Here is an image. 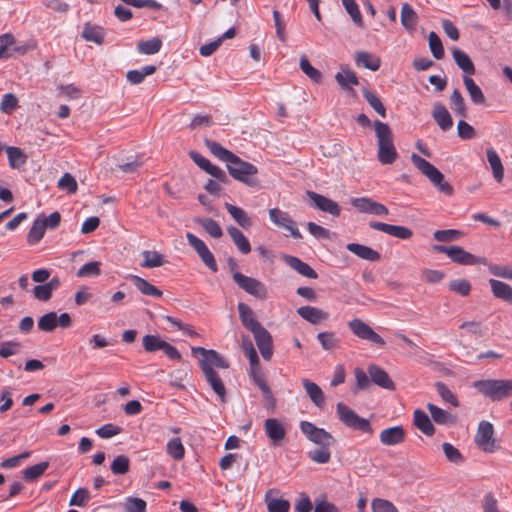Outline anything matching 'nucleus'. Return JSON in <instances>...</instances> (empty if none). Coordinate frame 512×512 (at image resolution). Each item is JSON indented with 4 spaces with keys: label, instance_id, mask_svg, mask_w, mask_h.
Returning <instances> with one entry per match:
<instances>
[{
    "label": "nucleus",
    "instance_id": "nucleus-36",
    "mask_svg": "<svg viewBox=\"0 0 512 512\" xmlns=\"http://www.w3.org/2000/svg\"><path fill=\"white\" fill-rule=\"evenodd\" d=\"M302 384H303V387H304L307 395L311 399V401L317 407H322L324 404L325 398H324V394H323V391L321 390V388L316 383H314L308 379H303Z\"/></svg>",
    "mask_w": 512,
    "mask_h": 512
},
{
    "label": "nucleus",
    "instance_id": "nucleus-5",
    "mask_svg": "<svg viewBox=\"0 0 512 512\" xmlns=\"http://www.w3.org/2000/svg\"><path fill=\"white\" fill-rule=\"evenodd\" d=\"M434 251L444 253L454 263L459 265H488L485 257H478L465 251L460 246L434 245Z\"/></svg>",
    "mask_w": 512,
    "mask_h": 512
},
{
    "label": "nucleus",
    "instance_id": "nucleus-14",
    "mask_svg": "<svg viewBox=\"0 0 512 512\" xmlns=\"http://www.w3.org/2000/svg\"><path fill=\"white\" fill-rule=\"evenodd\" d=\"M203 374L205 376L206 381L209 383L213 391L219 397L222 403L226 402V388L222 379L219 377L218 373L214 370V368L209 367L207 364H203Z\"/></svg>",
    "mask_w": 512,
    "mask_h": 512
},
{
    "label": "nucleus",
    "instance_id": "nucleus-13",
    "mask_svg": "<svg viewBox=\"0 0 512 512\" xmlns=\"http://www.w3.org/2000/svg\"><path fill=\"white\" fill-rule=\"evenodd\" d=\"M306 195L311 200L312 205L320 211L336 217L340 215V206L335 201L313 191H307Z\"/></svg>",
    "mask_w": 512,
    "mask_h": 512
},
{
    "label": "nucleus",
    "instance_id": "nucleus-52",
    "mask_svg": "<svg viewBox=\"0 0 512 512\" xmlns=\"http://www.w3.org/2000/svg\"><path fill=\"white\" fill-rule=\"evenodd\" d=\"M429 48L431 50L432 55L437 60H440L444 57V48L441 42V39L435 32H430L428 35Z\"/></svg>",
    "mask_w": 512,
    "mask_h": 512
},
{
    "label": "nucleus",
    "instance_id": "nucleus-2",
    "mask_svg": "<svg viewBox=\"0 0 512 512\" xmlns=\"http://www.w3.org/2000/svg\"><path fill=\"white\" fill-rule=\"evenodd\" d=\"M378 144V160L384 165L392 164L398 157L393 144V134L388 124L379 120L373 123Z\"/></svg>",
    "mask_w": 512,
    "mask_h": 512
},
{
    "label": "nucleus",
    "instance_id": "nucleus-21",
    "mask_svg": "<svg viewBox=\"0 0 512 512\" xmlns=\"http://www.w3.org/2000/svg\"><path fill=\"white\" fill-rule=\"evenodd\" d=\"M451 53L456 65L464 72V75L470 77L475 74V66L466 52L455 47Z\"/></svg>",
    "mask_w": 512,
    "mask_h": 512
},
{
    "label": "nucleus",
    "instance_id": "nucleus-9",
    "mask_svg": "<svg viewBox=\"0 0 512 512\" xmlns=\"http://www.w3.org/2000/svg\"><path fill=\"white\" fill-rule=\"evenodd\" d=\"M301 432L307 439L317 445L331 446L335 442L334 437L323 428L316 427L313 423L302 421L300 423Z\"/></svg>",
    "mask_w": 512,
    "mask_h": 512
},
{
    "label": "nucleus",
    "instance_id": "nucleus-55",
    "mask_svg": "<svg viewBox=\"0 0 512 512\" xmlns=\"http://www.w3.org/2000/svg\"><path fill=\"white\" fill-rule=\"evenodd\" d=\"M463 233L456 229L447 230H436L433 233V237L439 242H451L456 241L462 237Z\"/></svg>",
    "mask_w": 512,
    "mask_h": 512
},
{
    "label": "nucleus",
    "instance_id": "nucleus-64",
    "mask_svg": "<svg viewBox=\"0 0 512 512\" xmlns=\"http://www.w3.org/2000/svg\"><path fill=\"white\" fill-rule=\"evenodd\" d=\"M371 506L373 512H399L392 502L381 498L373 499Z\"/></svg>",
    "mask_w": 512,
    "mask_h": 512
},
{
    "label": "nucleus",
    "instance_id": "nucleus-25",
    "mask_svg": "<svg viewBox=\"0 0 512 512\" xmlns=\"http://www.w3.org/2000/svg\"><path fill=\"white\" fill-rule=\"evenodd\" d=\"M414 425L418 430L427 436H432L435 433L434 425L429 416L422 410L416 409L413 417Z\"/></svg>",
    "mask_w": 512,
    "mask_h": 512
},
{
    "label": "nucleus",
    "instance_id": "nucleus-63",
    "mask_svg": "<svg viewBox=\"0 0 512 512\" xmlns=\"http://www.w3.org/2000/svg\"><path fill=\"white\" fill-rule=\"evenodd\" d=\"M58 187L73 194L77 191L78 185L76 179L70 174L65 173L58 181Z\"/></svg>",
    "mask_w": 512,
    "mask_h": 512
},
{
    "label": "nucleus",
    "instance_id": "nucleus-46",
    "mask_svg": "<svg viewBox=\"0 0 512 512\" xmlns=\"http://www.w3.org/2000/svg\"><path fill=\"white\" fill-rule=\"evenodd\" d=\"M48 467V462H41L31 467H28L22 471L23 478L27 482H33L36 479H38L41 475H43L44 472L48 469Z\"/></svg>",
    "mask_w": 512,
    "mask_h": 512
},
{
    "label": "nucleus",
    "instance_id": "nucleus-20",
    "mask_svg": "<svg viewBox=\"0 0 512 512\" xmlns=\"http://www.w3.org/2000/svg\"><path fill=\"white\" fill-rule=\"evenodd\" d=\"M284 260L288 266L297 271L300 275L310 279H316L318 277L316 271L298 257L286 255Z\"/></svg>",
    "mask_w": 512,
    "mask_h": 512
},
{
    "label": "nucleus",
    "instance_id": "nucleus-49",
    "mask_svg": "<svg viewBox=\"0 0 512 512\" xmlns=\"http://www.w3.org/2000/svg\"><path fill=\"white\" fill-rule=\"evenodd\" d=\"M329 448L330 446L320 445L318 448L309 451L308 457L318 464L328 463L331 458V452Z\"/></svg>",
    "mask_w": 512,
    "mask_h": 512
},
{
    "label": "nucleus",
    "instance_id": "nucleus-19",
    "mask_svg": "<svg viewBox=\"0 0 512 512\" xmlns=\"http://www.w3.org/2000/svg\"><path fill=\"white\" fill-rule=\"evenodd\" d=\"M432 117L443 131H447L453 126V120L449 111L440 102L433 105Z\"/></svg>",
    "mask_w": 512,
    "mask_h": 512
},
{
    "label": "nucleus",
    "instance_id": "nucleus-7",
    "mask_svg": "<svg viewBox=\"0 0 512 512\" xmlns=\"http://www.w3.org/2000/svg\"><path fill=\"white\" fill-rule=\"evenodd\" d=\"M474 441L484 452L492 453L498 449L494 438L493 425L488 421H481L479 423Z\"/></svg>",
    "mask_w": 512,
    "mask_h": 512
},
{
    "label": "nucleus",
    "instance_id": "nucleus-33",
    "mask_svg": "<svg viewBox=\"0 0 512 512\" xmlns=\"http://www.w3.org/2000/svg\"><path fill=\"white\" fill-rule=\"evenodd\" d=\"M131 280L133 281L134 286L144 295L152 296L155 298L162 297L163 293L154 285L150 284L147 280L137 276L131 275Z\"/></svg>",
    "mask_w": 512,
    "mask_h": 512
},
{
    "label": "nucleus",
    "instance_id": "nucleus-35",
    "mask_svg": "<svg viewBox=\"0 0 512 512\" xmlns=\"http://www.w3.org/2000/svg\"><path fill=\"white\" fill-rule=\"evenodd\" d=\"M227 232L242 254H248L251 251L248 239L237 227L230 226L227 228Z\"/></svg>",
    "mask_w": 512,
    "mask_h": 512
},
{
    "label": "nucleus",
    "instance_id": "nucleus-59",
    "mask_svg": "<svg viewBox=\"0 0 512 512\" xmlns=\"http://www.w3.org/2000/svg\"><path fill=\"white\" fill-rule=\"evenodd\" d=\"M184 452L185 449L180 438H173L167 443V453L175 460L182 459Z\"/></svg>",
    "mask_w": 512,
    "mask_h": 512
},
{
    "label": "nucleus",
    "instance_id": "nucleus-3",
    "mask_svg": "<svg viewBox=\"0 0 512 512\" xmlns=\"http://www.w3.org/2000/svg\"><path fill=\"white\" fill-rule=\"evenodd\" d=\"M411 161L440 192L448 196L453 194V187L444 180V175L434 165L417 154H412Z\"/></svg>",
    "mask_w": 512,
    "mask_h": 512
},
{
    "label": "nucleus",
    "instance_id": "nucleus-8",
    "mask_svg": "<svg viewBox=\"0 0 512 512\" xmlns=\"http://www.w3.org/2000/svg\"><path fill=\"white\" fill-rule=\"evenodd\" d=\"M233 280L241 289L254 297L258 299H265L267 297V288L258 279L245 276L240 272H234Z\"/></svg>",
    "mask_w": 512,
    "mask_h": 512
},
{
    "label": "nucleus",
    "instance_id": "nucleus-10",
    "mask_svg": "<svg viewBox=\"0 0 512 512\" xmlns=\"http://www.w3.org/2000/svg\"><path fill=\"white\" fill-rule=\"evenodd\" d=\"M270 221L278 227H281L290 232V235L295 239H301L302 234L299 231L295 221L290 215L280 210L279 208H271L268 211Z\"/></svg>",
    "mask_w": 512,
    "mask_h": 512
},
{
    "label": "nucleus",
    "instance_id": "nucleus-58",
    "mask_svg": "<svg viewBox=\"0 0 512 512\" xmlns=\"http://www.w3.org/2000/svg\"><path fill=\"white\" fill-rule=\"evenodd\" d=\"M266 494V504L268 512H288L290 509V502L285 499H268V494Z\"/></svg>",
    "mask_w": 512,
    "mask_h": 512
},
{
    "label": "nucleus",
    "instance_id": "nucleus-61",
    "mask_svg": "<svg viewBox=\"0 0 512 512\" xmlns=\"http://www.w3.org/2000/svg\"><path fill=\"white\" fill-rule=\"evenodd\" d=\"M18 107V99L12 93L4 94L0 103V111L6 114L12 113Z\"/></svg>",
    "mask_w": 512,
    "mask_h": 512
},
{
    "label": "nucleus",
    "instance_id": "nucleus-1",
    "mask_svg": "<svg viewBox=\"0 0 512 512\" xmlns=\"http://www.w3.org/2000/svg\"><path fill=\"white\" fill-rule=\"evenodd\" d=\"M205 145L215 157L227 163L228 172L234 179L248 186L257 185L258 181L253 178L258 172L256 166L242 160L214 140L205 139Z\"/></svg>",
    "mask_w": 512,
    "mask_h": 512
},
{
    "label": "nucleus",
    "instance_id": "nucleus-60",
    "mask_svg": "<svg viewBox=\"0 0 512 512\" xmlns=\"http://www.w3.org/2000/svg\"><path fill=\"white\" fill-rule=\"evenodd\" d=\"M130 461L125 455H118L111 464V471L115 475H123L129 471Z\"/></svg>",
    "mask_w": 512,
    "mask_h": 512
},
{
    "label": "nucleus",
    "instance_id": "nucleus-4",
    "mask_svg": "<svg viewBox=\"0 0 512 512\" xmlns=\"http://www.w3.org/2000/svg\"><path fill=\"white\" fill-rule=\"evenodd\" d=\"M474 387L494 401L512 396V380H480L474 383Z\"/></svg>",
    "mask_w": 512,
    "mask_h": 512
},
{
    "label": "nucleus",
    "instance_id": "nucleus-37",
    "mask_svg": "<svg viewBox=\"0 0 512 512\" xmlns=\"http://www.w3.org/2000/svg\"><path fill=\"white\" fill-rule=\"evenodd\" d=\"M225 208L231 217L244 229L249 228L252 225L250 218L247 213L240 207L225 203Z\"/></svg>",
    "mask_w": 512,
    "mask_h": 512
},
{
    "label": "nucleus",
    "instance_id": "nucleus-41",
    "mask_svg": "<svg viewBox=\"0 0 512 512\" xmlns=\"http://www.w3.org/2000/svg\"><path fill=\"white\" fill-rule=\"evenodd\" d=\"M450 104L454 113L462 118L467 117V108L464 98L458 88H455L450 96Z\"/></svg>",
    "mask_w": 512,
    "mask_h": 512
},
{
    "label": "nucleus",
    "instance_id": "nucleus-54",
    "mask_svg": "<svg viewBox=\"0 0 512 512\" xmlns=\"http://www.w3.org/2000/svg\"><path fill=\"white\" fill-rule=\"evenodd\" d=\"M436 390L443 401L450 403L454 407L459 406L457 397L449 389V387L443 382H437L435 384Z\"/></svg>",
    "mask_w": 512,
    "mask_h": 512
},
{
    "label": "nucleus",
    "instance_id": "nucleus-62",
    "mask_svg": "<svg viewBox=\"0 0 512 512\" xmlns=\"http://www.w3.org/2000/svg\"><path fill=\"white\" fill-rule=\"evenodd\" d=\"M90 499V493L86 488H79L72 495L69 505L70 506H78L83 507L86 505L87 501Z\"/></svg>",
    "mask_w": 512,
    "mask_h": 512
},
{
    "label": "nucleus",
    "instance_id": "nucleus-56",
    "mask_svg": "<svg viewBox=\"0 0 512 512\" xmlns=\"http://www.w3.org/2000/svg\"><path fill=\"white\" fill-rule=\"evenodd\" d=\"M57 327V313L49 312L38 320V328L45 332H52Z\"/></svg>",
    "mask_w": 512,
    "mask_h": 512
},
{
    "label": "nucleus",
    "instance_id": "nucleus-50",
    "mask_svg": "<svg viewBox=\"0 0 512 512\" xmlns=\"http://www.w3.org/2000/svg\"><path fill=\"white\" fill-rule=\"evenodd\" d=\"M203 364H207L209 367H218L227 369L229 367L228 362L215 350H210V355L207 359L200 360V367L203 370Z\"/></svg>",
    "mask_w": 512,
    "mask_h": 512
},
{
    "label": "nucleus",
    "instance_id": "nucleus-39",
    "mask_svg": "<svg viewBox=\"0 0 512 512\" xmlns=\"http://www.w3.org/2000/svg\"><path fill=\"white\" fill-rule=\"evenodd\" d=\"M6 153L8 156L9 165L13 169L22 167L27 161V156L18 147L9 146L6 148Z\"/></svg>",
    "mask_w": 512,
    "mask_h": 512
},
{
    "label": "nucleus",
    "instance_id": "nucleus-53",
    "mask_svg": "<svg viewBox=\"0 0 512 512\" xmlns=\"http://www.w3.org/2000/svg\"><path fill=\"white\" fill-rule=\"evenodd\" d=\"M342 4L345 8V10L347 11V13L350 15L352 21L358 25V26H362L363 25V20H362V16H361V13H360V10H359V7H358V4L356 3L355 0H342Z\"/></svg>",
    "mask_w": 512,
    "mask_h": 512
},
{
    "label": "nucleus",
    "instance_id": "nucleus-15",
    "mask_svg": "<svg viewBox=\"0 0 512 512\" xmlns=\"http://www.w3.org/2000/svg\"><path fill=\"white\" fill-rule=\"evenodd\" d=\"M255 338L258 349L264 360H270L273 354L272 350V337L270 333L261 326L259 329L252 332Z\"/></svg>",
    "mask_w": 512,
    "mask_h": 512
},
{
    "label": "nucleus",
    "instance_id": "nucleus-17",
    "mask_svg": "<svg viewBox=\"0 0 512 512\" xmlns=\"http://www.w3.org/2000/svg\"><path fill=\"white\" fill-rule=\"evenodd\" d=\"M368 375L375 385L387 390H395V384L392 379L387 372L378 365H370L368 367Z\"/></svg>",
    "mask_w": 512,
    "mask_h": 512
},
{
    "label": "nucleus",
    "instance_id": "nucleus-34",
    "mask_svg": "<svg viewBox=\"0 0 512 512\" xmlns=\"http://www.w3.org/2000/svg\"><path fill=\"white\" fill-rule=\"evenodd\" d=\"M335 80L344 90H350L359 83L356 73L348 68H341V71L336 73Z\"/></svg>",
    "mask_w": 512,
    "mask_h": 512
},
{
    "label": "nucleus",
    "instance_id": "nucleus-40",
    "mask_svg": "<svg viewBox=\"0 0 512 512\" xmlns=\"http://www.w3.org/2000/svg\"><path fill=\"white\" fill-rule=\"evenodd\" d=\"M162 47V40L158 37L151 38L137 43V50L144 55H153L160 51Z\"/></svg>",
    "mask_w": 512,
    "mask_h": 512
},
{
    "label": "nucleus",
    "instance_id": "nucleus-42",
    "mask_svg": "<svg viewBox=\"0 0 512 512\" xmlns=\"http://www.w3.org/2000/svg\"><path fill=\"white\" fill-rule=\"evenodd\" d=\"M46 229L43 220L40 217L36 218L27 235L28 243L31 245L38 243L43 238Z\"/></svg>",
    "mask_w": 512,
    "mask_h": 512
},
{
    "label": "nucleus",
    "instance_id": "nucleus-44",
    "mask_svg": "<svg viewBox=\"0 0 512 512\" xmlns=\"http://www.w3.org/2000/svg\"><path fill=\"white\" fill-rule=\"evenodd\" d=\"M362 95L368 104L383 118L386 117V108L384 107L381 99L369 89L364 88Z\"/></svg>",
    "mask_w": 512,
    "mask_h": 512
},
{
    "label": "nucleus",
    "instance_id": "nucleus-57",
    "mask_svg": "<svg viewBox=\"0 0 512 512\" xmlns=\"http://www.w3.org/2000/svg\"><path fill=\"white\" fill-rule=\"evenodd\" d=\"M317 339L324 350H333L338 345V338L333 332H320Z\"/></svg>",
    "mask_w": 512,
    "mask_h": 512
},
{
    "label": "nucleus",
    "instance_id": "nucleus-31",
    "mask_svg": "<svg viewBox=\"0 0 512 512\" xmlns=\"http://www.w3.org/2000/svg\"><path fill=\"white\" fill-rule=\"evenodd\" d=\"M489 284L491 286L492 293L496 298L512 304V287L510 285L495 279H490Z\"/></svg>",
    "mask_w": 512,
    "mask_h": 512
},
{
    "label": "nucleus",
    "instance_id": "nucleus-51",
    "mask_svg": "<svg viewBox=\"0 0 512 512\" xmlns=\"http://www.w3.org/2000/svg\"><path fill=\"white\" fill-rule=\"evenodd\" d=\"M300 68L315 83H319L322 80V73L310 64L306 56L300 58Z\"/></svg>",
    "mask_w": 512,
    "mask_h": 512
},
{
    "label": "nucleus",
    "instance_id": "nucleus-43",
    "mask_svg": "<svg viewBox=\"0 0 512 512\" xmlns=\"http://www.w3.org/2000/svg\"><path fill=\"white\" fill-rule=\"evenodd\" d=\"M166 341L162 340L158 335H145L142 339V345L146 352L153 353L164 349Z\"/></svg>",
    "mask_w": 512,
    "mask_h": 512
},
{
    "label": "nucleus",
    "instance_id": "nucleus-28",
    "mask_svg": "<svg viewBox=\"0 0 512 512\" xmlns=\"http://www.w3.org/2000/svg\"><path fill=\"white\" fill-rule=\"evenodd\" d=\"M400 19L402 26L407 31H414L418 22V16L412 6L408 3L402 4Z\"/></svg>",
    "mask_w": 512,
    "mask_h": 512
},
{
    "label": "nucleus",
    "instance_id": "nucleus-6",
    "mask_svg": "<svg viewBox=\"0 0 512 512\" xmlns=\"http://www.w3.org/2000/svg\"><path fill=\"white\" fill-rule=\"evenodd\" d=\"M336 411L340 421L348 428L358 430L369 435L373 434V429L369 420L360 417L344 403L339 402L336 406Z\"/></svg>",
    "mask_w": 512,
    "mask_h": 512
},
{
    "label": "nucleus",
    "instance_id": "nucleus-30",
    "mask_svg": "<svg viewBox=\"0 0 512 512\" xmlns=\"http://www.w3.org/2000/svg\"><path fill=\"white\" fill-rule=\"evenodd\" d=\"M463 83L465 88L470 96L471 101L475 105H483L486 102V98L481 90V88L475 83V81L467 76H463Z\"/></svg>",
    "mask_w": 512,
    "mask_h": 512
},
{
    "label": "nucleus",
    "instance_id": "nucleus-12",
    "mask_svg": "<svg viewBox=\"0 0 512 512\" xmlns=\"http://www.w3.org/2000/svg\"><path fill=\"white\" fill-rule=\"evenodd\" d=\"M348 327L354 335L363 340H368L380 346L385 345L384 339L377 334L368 324L359 318L348 322Z\"/></svg>",
    "mask_w": 512,
    "mask_h": 512
},
{
    "label": "nucleus",
    "instance_id": "nucleus-38",
    "mask_svg": "<svg viewBox=\"0 0 512 512\" xmlns=\"http://www.w3.org/2000/svg\"><path fill=\"white\" fill-rule=\"evenodd\" d=\"M156 69L154 65H147L139 70H130L127 72L126 78L131 84H140L144 81L146 76L154 74Z\"/></svg>",
    "mask_w": 512,
    "mask_h": 512
},
{
    "label": "nucleus",
    "instance_id": "nucleus-22",
    "mask_svg": "<svg viewBox=\"0 0 512 512\" xmlns=\"http://www.w3.org/2000/svg\"><path fill=\"white\" fill-rule=\"evenodd\" d=\"M297 313L300 317L310 322L311 324H318L321 321L328 319V313L312 306H302L297 309Z\"/></svg>",
    "mask_w": 512,
    "mask_h": 512
},
{
    "label": "nucleus",
    "instance_id": "nucleus-18",
    "mask_svg": "<svg viewBox=\"0 0 512 512\" xmlns=\"http://www.w3.org/2000/svg\"><path fill=\"white\" fill-rule=\"evenodd\" d=\"M405 435V430L402 426H394L382 430L379 438L383 445L393 446L404 442Z\"/></svg>",
    "mask_w": 512,
    "mask_h": 512
},
{
    "label": "nucleus",
    "instance_id": "nucleus-23",
    "mask_svg": "<svg viewBox=\"0 0 512 512\" xmlns=\"http://www.w3.org/2000/svg\"><path fill=\"white\" fill-rule=\"evenodd\" d=\"M355 63L358 67L377 71L380 68L381 60L367 51H358L355 53Z\"/></svg>",
    "mask_w": 512,
    "mask_h": 512
},
{
    "label": "nucleus",
    "instance_id": "nucleus-26",
    "mask_svg": "<svg viewBox=\"0 0 512 512\" xmlns=\"http://www.w3.org/2000/svg\"><path fill=\"white\" fill-rule=\"evenodd\" d=\"M431 418L438 425H449L455 423V417L448 411L432 404L428 403L426 405Z\"/></svg>",
    "mask_w": 512,
    "mask_h": 512
},
{
    "label": "nucleus",
    "instance_id": "nucleus-45",
    "mask_svg": "<svg viewBox=\"0 0 512 512\" xmlns=\"http://www.w3.org/2000/svg\"><path fill=\"white\" fill-rule=\"evenodd\" d=\"M142 256H143L144 260L141 263V267H144V268L160 267L165 262L163 255H161L157 251L144 250L142 252Z\"/></svg>",
    "mask_w": 512,
    "mask_h": 512
},
{
    "label": "nucleus",
    "instance_id": "nucleus-24",
    "mask_svg": "<svg viewBox=\"0 0 512 512\" xmlns=\"http://www.w3.org/2000/svg\"><path fill=\"white\" fill-rule=\"evenodd\" d=\"M238 312L240 320L245 328L251 332L259 329L262 325L254 318L252 309L245 303H239Z\"/></svg>",
    "mask_w": 512,
    "mask_h": 512
},
{
    "label": "nucleus",
    "instance_id": "nucleus-48",
    "mask_svg": "<svg viewBox=\"0 0 512 512\" xmlns=\"http://www.w3.org/2000/svg\"><path fill=\"white\" fill-rule=\"evenodd\" d=\"M125 512H146V501L142 498L129 496L122 503Z\"/></svg>",
    "mask_w": 512,
    "mask_h": 512
},
{
    "label": "nucleus",
    "instance_id": "nucleus-47",
    "mask_svg": "<svg viewBox=\"0 0 512 512\" xmlns=\"http://www.w3.org/2000/svg\"><path fill=\"white\" fill-rule=\"evenodd\" d=\"M196 223L201 225L203 229L213 238H220L223 235L222 228L212 218H197Z\"/></svg>",
    "mask_w": 512,
    "mask_h": 512
},
{
    "label": "nucleus",
    "instance_id": "nucleus-29",
    "mask_svg": "<svg viewBox=\"0 0 512 512\" xmlns=\"http://www.w3.org/2000/svg\"><path fill=\"white\" fill-rule=\"evenodd\" d=\"M81 36L86 41L101 45L104 41L105 31L102 27L87 22L83 27Z\"/></svg>",
    "mask_w": 512,
    "mask_h": 512
},
{
    "label": "nucleus",
    "instance_id": "nucleus-27",
    "mask_svg": "<svg viewBox=\"0 0 512 512\" xmlns=\"http://www.w3.org/2000/svg\"><path fill=\"white\" fill-rule=\"evenodd\" d=\"M347 250L352 252L353 254L357 255L359 258L368 260V261H378L380 259V254L365 245L358 244V243H349L346 246Z\"/></svg>",
    "mask_w": 512,
    "mask_h": 512
},
{
    "label": "nucleus",
    "instance_id": "nucleus-11",
    "mask_svg": "<svg viewBox=\"0 0 512 512\" xmlns=\"http://www.w3.org/2000/svg\"><path fill=\"white\" fill-rule=\"evenodd\" d=\"M186 239L191 247L196 251L202 262L213 272L218 271V266L214 255L211 253L207 245L193 233L187 232Z\"/></svg>",
    "mask_w": 512,
    "mask_h": 512
},
{
    "label": "nucleus",
    "instance_id": "nucleus-32",
    "mask_svg": "<svg viewBox=\"0 0 512 512\" xmlns=\"http://www.w3.org/2000/svg\"><path fill=\"white\" fill-rule=\"evenodd\" d=\"M487 160L490 164L494 179L500 183L504 178V167L497 152L493 149H487Z\"/></svg>",
    "mask_w": 512,
    "mask_h": 512
},
{
    "label": "nucleus",
    "instance_id": "nucleus-16",
    "mask_svg": "<svg viewBox=\"0 0 512 512\" xmlns=\"http://www.w3.org/2000/svg\"><path fill=\"white\" fill-rule=\"evenodd\" d=\"M264 430L273 445L277 446L286 436L283 424L276 418H268L264 422Z\"/></svg>",
    "mask_w": 512,
    "mask_h": 512
}]
</instances>
